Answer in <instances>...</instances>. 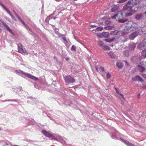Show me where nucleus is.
<instances>
[{"label": "nucleus", "instance_id": "obj_1", "mask_svg": "<svg viewBox=\"0 0 146 146\" xmlns=\"http://www.w3.org/2000/svg\"><path fill=\"white\" fill-rule=\"evenodd\" d=\"M16 71L17 73L19 74H20L23 75H24L26 76L35 81L37 80H38V79L37 78L33 75L29 73H25L21 70H16Z\"/></svg>", "mask_w": 146, "mask_h": 146}, {"label": "nucleus", "instance_id": "obj_2", "mask_svg": "<svg viewBox=\"0 0 146 146\" xmlns=\"http://www.w3.org/2000/svg\"><path fill=\"white\" fill-rule=\"evenodd\" d=\"M133 2V0H130L128 1L125 5L123 8V11H132L133 9L132 6H130L131 3Z\"/></svg>", "mask_w": 146, "mask_h": 146}, {"label": "nucleus", "instance_id": "obj_3", "mask_svg": "<svg viewBox=\"0 0 146 146\" xmlns=\"http://www.w3.org/2000/svg\"><path fill=\"white\" fill-rule=\"evenodd\" d=\"M64 80L66 84H72L75 82V80L70 75H67L64 78Z\"/></svg>", "mask_w": 146, "mask_h": 146}, {"label": "nucleus", "instance_id": "obj_4", "mask_svg": "<svg viewBox=\"0 0 146 146\" xmlns=\"http://www.w3.org/2000/svg\"><path fill=\"white\" fill-rule=\"evenodd\" d=\"M145 47H146V38H144L141 42L139 43L137 46V48L138 50H141Z\"/></svg>", "mask_w": 146, "mask_h": 146}, {"label": "nucleus", "instance_id": "obj_5", "mask_svg": "<svg viewBox=\"0 0 146 146\" xmlns=\"http://www.w3.org/2000/svg\"><path fill=\"white\" fill-rule=\"evenodd\" d=\"M18 52L22 54L26 53L27 51L25 48H23L22 45L21 43H18L17 44Z\"/></svg>", "mask_w": 146, "mask_h": 146}, {"label": "nucleus", "instance_id": "obj_6", "mask_svg": "<svg viewBox=\"0 0 146 146\" xmlns=\"http://www.w3.org/2000/svg\"><path fill=\"white\" fill-rule=\"evenodd\" d=\"M138 70L140 72H143L146 69V67L143 63V62H141L138 65Z\"/></svg>", "mask_w": 146, "mask_h": 146}, {"label": "nucleus", "instance_id": "obj_7", "mask_svg": "<svg viewBox=\"0 0 146 146\" xmlns=\"http://www.w3.org/2000/svg\"><path fill=\"white\" fill-rule=\"evenodd\" d=\"M144 17V14L140 13L136 14L135 16V18L137 21H140Z\"/></svg>", "mask_w": 146, "mask_h": 146}, {"label": "nucleus", "instance_id": "obj_8", "mask_svg": "<svg viewBox=\"0 0 146 146\" xmlns=\"http://www.w3.org/2000/svg\"><path fill=\"white\" fill-rule=\"evenodd\" d=\"M136 44L133 42H131L129 44L128 46L129 50L131 51L134 50L136 46Z\"/></svg>", "mask_w": 146, "mask_h": 146}, {"label": "nucleus", "instance_id": "obj_9", "mask_svg": "<svg viewBox=\"0 0 146 146\" xmlns=\"http://www.w3.org/2000/svg\"><path fill=\"white\" fill-rule=\"evenodd\" d=\"M0 22L7 29L8 31L10 33H12V31L11 29H10L8 26L2 20H1Z\"/></svg>", "mask_w": 146, "mask_h": 146}, {"label": "nucleus", "instance_id": "obj_10", "mask_svg": "<svg viewBox=\"0 0 146 146\" xmlns=\"http://www.w3.org/2000/svg\"><path fill=\"white\" fill-rule=\"evenodd\" d=\"M132 80L133 81H138L142 82L143 81V79L139 75H136L135 76V78H132Z\"/></svg>", "mask_w": 146, "mask_h": 146}, {"label": "nucleus", "instance_id": "obj_11", "mask_svg": "<svg viewBox=\"0 0 146 146\" xmlns=\"http://www.w3.org/2000/svg\"><path fill=\"white\" fill-rule=\"evenodd\" d=\"M138 33L137 31L132 33L129 36V38L131 40H133L138 35Z\"/></svg>", "mask_w": 146, "mask_h": 146}, {"label": "nucleus", "instance_id": "obj_12", "mask_svg": "<svg viewBox=\"0 0 146 146\" xmlns=\"http://www.w3.org/2000/svg\"><path fill=\"white\" fill-rule=\"evenodd\" d=\"M120 139L125 143L126 145L128 146H133V144L129 142L126 140H125L121 138H119Z\"/></svg>", "mask_w": 146, "mask_h": 146}, {"label": "nucleus", "instance_id": "obj_13", "mask_svg": "<svg viewBox=\"0 0 146 146\" xmlns=\"http://www.w3.org/2000/svg\"><path fill=\"white\" fill-rule=\"evenodd\" d=\"M41 132L43 135L47 137H50L52 135L51 134L45 130H42Z\"/></svg>", "mask_w": 146, "mask_h": 146}, {"label": "nucleus", "instance_id": "obj_14", "mask_svg": "<svg viewBox=\"0 0 146 146\" xmlns=\"http://www.w3.org/2000/svg\"><path fill=\"white\" fill-rule=\"evenodd\" d=\"M110 34L108 32H103L100 34V37H104V38H107L109 36Z\"/></svg>", "mask_w": 146, "mask_h": 146}, {"label": "nucleus", "instance_id": "obj_15", "mask_svg": "<svg viewBox=\"0 0 146 146\" xmlns=\"http://www.w3.org/2000/svg\"><path fill=\"white\" fill-rule=\"evenodd\" d=\"M118 41L120 42H124L126 41L125 40V38L123 36H120L118 38Z\"/></svg>", "mask_w": 146, "mask_h": 146}, {"label": "nucleus", "instance_id": "obj_16", "mask_svg": "<svg viewBox=\"0 0 146 146\" xmlns=\"http://www.w3.org/2000/svg\"><path fill=\"white\" fill-rule=\"evenodd\" d=\"M117 38L116 36L113 37L112 38L105 39H104V41L107 42H111L113 41Z\"/></svg>", "mask_w": 146, "mask_h": 146}, {"label": "nucleus", "instance_id": "obj_17", "mask_svg": "<svg viewBox=\"0 0 146 146\" xmlns=\"http://www.w3.org/2000/svg\"><path fill=\"white\" fill-rule=\"evenodd\" d=\"M141 57L143 58H146V48L142 51L141 52Z\"/></svg>", "mask_w": 146, "mask_h": 146}, {"label": "nucleus", "instance_id": "obj_18", "mask_svg": "<svg viewBox=\"0 0 146 146\" xmlns=\"http://www.w3.org/2000/svg\"><path fill=\"white\" fill-rule=\"evenodd\" d=\"M116 65L120 69L123 66V65L122 63L120 62H116Z\"/></svg>", "mask_w": 146, "mask_h": 146}, {"label": "nucleus", "instance_id": "obj_19", "mask_svg": "<svg viewBox=\"0 0 146 146\" xmlns=\"http://www.w3.org/2000/svg\"><path fill=\"white\" fill-rule=\"evenodd\" d=\"M129 11L130 12L127 13H126V14L125 15V17H127L130 16L132 15L133 14V13L132 12H134L136 11H135L134 10H133L132 11Z\"/></svg>", "mask_w": 146, "mask_h": 146}, {"label": "nucleus", "instance_id": "obj_20", "mask_svg": "<svg viewBox=\"0 0 146 146\" xmlns=\"http://www.w3.org/2000/svg\"><path fill=\"white\" fill-rule=\"evenodd\" d=\"M108 54L112 58L114 59L115 58V54L112 52H109L108 53Z\"/></svg>", "mask_w": 146, "mask_h": 146}, {"label": "nucleus", "instance_id": "obj_21", "mask_svg": "<svg viewBox=\"0 0 146 146\" xmlns=\"http://www.w3.org/2000/svg\"><path fill=\"white\" fill-rule=\"evenodd\" d=\"M118 33V31L117 30H115L114 31H111L110 34L112 35H117Z\"/></svg>", "mask_w": 146, "mask_h": 146}, {"label": "nucleus", "instance_id": "obj_22", "mask_svg": "<svg viewBox=\"0 0 146 146\" xmlns=\"http://www.w3.org/2000/svg\"><path fill=\"white\" fill-rule=\"evenodd\" d=\"M124 56L126 57H128L129 56V51L127 50H125L123 52Z\"/></svg>", "mask_w": 146, "mask_h": 146}, {"label": "nucleus", "instance_id": "obj_23", "mask_svg": "<svg viewBox=\"0 0 146 146\" xmlns=\"http://www.w3.org/2000/svg\"><path fill=\"white\" fill-rule=\"evenodd\" d=\"M0 5L6 11H7L8 9L3 5L1 1H0Z\"/></svg>", "mask_w": 146, "mask_h": 146}, {"label": "nucleus", "instance_id": "obj_24", "mask_svg": "<svg viewBox=\"0 0 146 146\" xmlns=\"http://www.w3.org/2000/svg\"><path fill=\"white\" fill-rule=\"evenodd\" d=\"M110 136L112 139H115L116 138V134L115 133H111Z\"/></svg>", "mask_w": 146, "mask_h": 146}, {"label": "nucleus", "instance_id": "obj_25", "mask_svg": "<svg viewBox=\"0 0 146 146\" xmlns=\"http://www.w3.org/2000/svg\"><path fill=\"white\" fill-rule=\"evenodd\" d=\"M113 27H114L113 26H108L105 27L104 28V29H105L107 30H111L112 29V28H113Z\"/></svg>", "mask_w": 146, "mask_h": 146}, {"label": "nucleus", "instance_id": "obj_26", "mask_svg": "<svg viewBox=\"0 0 146 146\" xmlns=\"http://www.w3.org/2000/svg\"><path fill=\"white\" fill-rule=\"evenodd\" d=\"M127 21L128 19H121L119 20L118 22L119 23H123Z\"/></svg>", "mask_w": 146, "mask_h": 146}, {"label": "nucleus", "instance_id": "obj_27", "mask_svg": "<svg viewBox=\"0 0 146 146\" xmlns=\"http://www.w3.org/2000/svg\"><path fill=\"white\" fill-rule=\"evenodd\" d=\"M7 13L10 15L12 19L14 20L15 18L14 16H13L11 13V12L8 9L7 11H6Z\"/></svg>", "mask_w": 146, "mask_h": 146}, {"label": "nucleus", "instance_id": "obj_28", "mask_svg": "<svg viewBox=\"0 0 146 146\" xmlns=\"http://www.w3.org/2000/svg\"><path fill=\"white\" fill-rule=\"evenodd\" d=\"M71 50L72 51L75 52L76 50V47L74 45H73L71 47Z\"/></svg>", "mask_w": 146, "mask_h": 146}, {"label": "nucleus", "instance_id": "obj_29", "mask_svg": "<svg viewBox=\"0 0 146 146\" xmlns=\"http://www.w3.org/2000/svg\"><path fill=\"white\" fill-rule=\"evenodd\" d=\"M103 29V27H102L100 26L96 28L95 30V31L97 30L98 31H101Z\"/></svg>", "mask_w": 146, "mask_h": 146}, {"label": "nucleus", "instance_id": "obj_30", "mask_svg": "<svg viewBox=\"0 0 146 146\" xmlns=\"http://www.w3.org/2000/svg\"><path fill=\"white\" fill-rule=\"evenodd\" d=\"M55 33L59 37H61L63 36V35L60 33L58 31H55Z\"/></svg>", "mask_w": 146, "mask_h": 146}, {"label": "nucleus", "instance_id": "obj_31", "mask_svg": "<svg viewBox=\"0 0 146 146\" xmlns=\"http://www.w3.org/2000/svg\"><path fill=\"white\" fill-rule=\"evenodd\" d=\"M98 44L100 46H102L104 45V44L102 41L99 40L98 42Z\"/></svg>", "mask_w": 146, "mask_h": 146}, {"label": "nucleus", "instance_id": "obj_32", "mask_svg": "<svg viewBox=\"0 0 146 146\" xmlns=\"http://www.w3.org/2000/svg\"><path fill=\"white\" fill-rule=\"evenodd\" d=\"M61 37H62V39L65 42H66L67 43H68V42L67 41V40L66 39V38L64 36V35H63V36H62Z\"/></svg>", "mask_w": 146, "mask_h": 146}, {"label": "nucleus", "instance_id": "obj_33", "mask_svg": "<svg viewBox=\"0 0 146 146\" xmlns=\"http://www.w3.org/2000/svg\"><path fill=\"white\" fill-rule=\"evenodd\" d=\"M106 77L107 79H109L111 77L110 74L109 72H108L106 75Z\"/></svg>", "mask_w": 146, "mask_h": 146}, {"label": "nucleus", "instance_id": "obj_34", "mask_svg": "<svg viewBox=\"0 0 146 146\" xmlns=\"http://www.w3.org/2000/svg\"><path fill=\"white\" fill-rule=\"evenodd\" d=\"M103 48L104 50H109V46H107L106 45H104L103 46Z\"/></svg>", "mask_w": 146, "mask_h": 146}, {"label": "nucleus", "instance_id": "obj_35", "mask_svg": "<svg viewBox=\"0 0 146 146\" xmlns=\"http://www.w3.org/2000/svg\"><path fill=\"white\" fill-rule=\"evenodd\" d=\"M99 69L101 71H102V72H105L104 68V67H102V66H100V67Z\"/></svg>", "mask_w": 146, "mask_h": 146}, {"label": "nucleus", "instance_id": "obj_36", "mask_svg": "<svg viewBox=\"0 0 146 146\" xmlns=\"http://www.w3.org/2000/svg\"><path fill=\"white\" fill-rule=\"evenodd\" d=\"M52 18H50V17H47V18L45 20V21L46 23H47L49 21L50 19H52Z\"/></svg>", "mask_w": 146, "mask_h": 146}, {"label": "nucleus", "instance_id": "obj_37", "mask_svg": "<svg viewBox=\"0 0 146 146\" xmlns=\"http://www.w3.org/2000/svg\"><path fill=\"white\" fill-rule=\"evenodd\" d=\"M29 33L32 35H34V33L33 32V31L32 30L30 29L29 30Z\"/></svg>", "mask_w": 146, "mask_h": 146}, {"label": "nucleus", "instance_id": "obj_38", "mask_svg": "<svg viewBox=\"0 0 146 146\" xmlns=\"http://www.w3.org/2000/svg\"><path fill=\"white\" fill-rule=\"evenodd\" d=\"M117 9V8L116 7H113L112 8L111 11L112 12H114L116 11Z\"/></svg>", "mask_w": 146, "mask_h": 146}, {"label": "nucleus", "instance_id": "obj_39", "mask_svg": "<svg viewBox=\"0 0 146 146\" xmlns=\"http://www.w3.org/2000/svg\"><path fill=\"white\" fill-rule=\"evenodd\" d=\"M19 20L25 26L26 25L25 22L21 19H20Z\"/></svg>", "mask_w": 146, "mask_h": 146}, {"label": "nucleus", "instance_id": "obj_40", "mask_svg": "<svg viewBox=\"0 0 146 146\" xmlns=\"http://www.w3.org/2000/svg\"><path fill=\"white\" fill-rule=\"evenodd\" d=\"M19 20L25 26L26 25L25 22L21 19H20Z\"/></svg>", "mask_w": 146, "mask_h": 146}, {"label": "nucleus", "instance_id": "obj_41", "mask_svg": "<svg viewBox=\"0 0 146 146\" xmlns=\"http://www.w3.org/2000/svg\"><path fill=\"white\" fill-rule=\"evenodd\" d=\"M19 20L25 26L26 25L25 22L21 19H20Z\"/></svg>", "mask_w": 146, "mask_h": 146}, {"label": "nucleus", "instance_id": "obj_42", "mask_svg": "<svg viewBox=\"0 0 146 146\" xmlns=\"http://www.w3.org/2000/svg\"><path fill=\"white\" fill-rule=\"evenodd\" d=\"M25 27L27 30H29L31 29V28L27 24L25 26Z\"/></svg>", "mask_w": 146, "mask_h": 146}, {"label": "nucleus", "instance_id": "obj_43", "mask_svg": "<svg viewBox=\"0 0 146 146\" xmlns=\"http://www.w3.org/2000/svg\"><path fill=\"white\" fill-rule=\"evenodd\" d=\"M15 13V15L16 17L18 18V19L19 20L20 19H21V18H20V17L16 13Z\"/></svg>", "mask_w": 146, "mask_h": 146}, {"label": "nucleus", "instance_id": "obj_44", "mask_svg": "<svg viewBox=\"0 0 146 146\" xmlns=\"http://www.w3.org/2000/svg\"><path fill=\"white\" fill-rule=\"evenodd\" d=\"M127 0H119V3H122L126 1Z\"/></svg>", "mask_w": 146, "mask_h": 146}, {"label": "nucleus", "instance_id": "obj_45", "mask_svg": "<svg viewBox=\"0 0 146 146\" xmlns=\"http://www.w3.org/2000/svg\"><path fill=\"white\" fill-rule=\"evenodd\" d=\"M115 91H116V92H117V94H119V93L120 92H118V88H115Z\"/></svg>", "mask_w": 146, "mask_h": 146}, {"label": "nucleus", "instance_id": "obj_46", "mask_svg": "<svg viewBox=\"0 0 146 146\" xmlns=\"http://www.w3.org/2000/svg\"><path fill=\"white\" fill-rule=\"evenodd\" d=\"M14 101L15 100H5L4 101V102H5V101Z\"/></svg>", "mask_w": 146, "mask_h": 146}, {"label": "nucleus", "instance_id": "obj_47", "mask_svg": "<svg viewBox=\"0 0 146 146\" xmlns=\"http://www.w3.org/2000/svg\"><path fill=\"white\" fill-rule=\"evenodd\" d=\"M97 26V25H90V27H91L92 28H93L94 27H96Z\"/></svg>", "mask_w": 146, "mask_h": 146}, {"label": "nucleus", "instance_id": "obj_48", "mask_svg": "<svg viewBox=\"0 0 146 146\" xmlns=\"http://www.w3.org/2000/svg\"><path fill=\"white\" fill-rule=\"evenodd\" d=\"M119 95H120L123 98V97H124V96H123V94H121V93L120 92L119 93Z\"/></svg>", "mask_w": 146, "mask_h": 146}, {"label": "nucleus", "instance_id": "obj_49", "mask_svg": "<svg viewBox=\"0 0 146 146\" xmlns=\"http://www.w3.org/2000/svg\"><path fill=\"white\" fill-rule=\"evenodd\" d=\"M98 23L99 25H102L103 24V23L101 22H100Z\"/></svg>", "mask_w": 146, "mask_h": 146}, {"label": "nucleus", "instance_id": "obj_50", "mask_svg": "<svg viewBox=\"0 0 146 146\" xmlns=\"http://www.w3.org/2000/svg\"><path fill=\"white\" fill-rule=\"evenodd\" d=\"M110 22V21H105V23L106 24H108Z\"/></svg>", "mask_w": 146, "mask_h": 146}, {"label": "nucleus", "instance_id": "obj_51", "mask_svg": "<svg viewBox=\"0 0 146 146\" xmlns=\"http://www.w3.org/2000/svg\"><path fill=\"white\" fill-rule=\"evenodd\" d=\"M140 93L139 94L137 95V96L138 97V98L139 99L140 98Z\"/></svg>", "mask_w": 146, "mask_h": 146}, {"label": "nucleus", "instance_id": "obj_52", "mask_svg": "<svg viewBox=\"0 0 146 146\" xmlns=\"http://www.w3.org/2000/svg\"><path fill=\"white\" fill-rule=\"evenodd\" d=\"M142 88L144 89H146V85L143 86Z\"/></svg>", "mask_w": 146, "mask_h": 146}, {"label": "nucleus", "instance_id": "obj_53", "mask_svg": "<svg viewBox=\"0 0 146 146\" xmlns=\"http://www.w3.org/2000/svg\"><path fill=\"white\" fill-rule=\"evenodd\" d=\"M95 68H96V70L97 71H98V68L97 66H96L95 67Z\"/></svg>", "mask_w": 146, "mask_h": 146}, {"label": "nucleus", "instance_id": "obj_54", "mask_svg": "<svg viewBox=\"0 0 146 146\" xmlns=\"http://www.w3.org/2000/svg\"><path fill=\"white\" fill-rule=\"evenodd\" d=\"M117 15H118L117 14H116L115 15H114V17H117Z\"/></svg>", "mask_w": 146, "mask_h": 146}, {"label": "nucleus", "instance_id": "obj_55", "mask_svg": "<svg viewBox=\"0 0 146 146\" xmlns=\"http://www.w3.org/2000/svg\"><path fill=\"white\" fill-rule=\"evenodd\" d=\"M66 60H67V61H68V60H69V58H66Z\"/></svg>", "mask_w": 146, "mask_h": 146}, {"label": "nucleus", "instance_id": "obj_56", "mask_svg": "<svg viewBox=\"0 0 146 146\" xmlns=\"http://www.w3.org/2000/svg\"><path fill=\"white\" fill-rule=\"evenodd\" d=\"M51 137H52V139H54V137L53 136H51Z\"/></svg>", "mask_w": 146, "mask_h": 146}, {"label": "nucleus", "instance_id": "obj_57", "mask_svg": "<svg viewBox=\"0 0 146 146\" xmlns=\"http://www.w3.org/2000/svg\"><path fill=\"white\" fill-rule=\"evenodd\" d=\"M56 18H57L56 17H54L53 18V19L54 20H55L56 19Z\"/></svg>", "mask_w": 146, "mask_h": 146}, {"label": "nucleus", "instance_id": "obj_58", "mask_svg": "<svg viewBox=\"0 0 146 146\" xmlns=\"http://www.w3.org/2000/svg\"><path fill=\"white\" fill-rule=\"evenodd\" d=\"M13 20H14L15 21H17V20L15 18Z\"/></svg>", "mask_w": 146, "mask_h": 146}, {"label": "nucleus", "instance_id": "obj_59", "mask_svg": "<svg viewBox=\"0 0 146 146\" xmlns=\"http://www.w3.org/2000/svg\"><path fill=\"white\" fill-rule=\"evenodd\" d=\"M115 17H114V15L113 17V18H115Z\"/></svg>", "mask_w": 146, "mask_h": 146}, {"label": "nucleus", "instance_id": "obj_60", "mask_svg": "<svg viewBox=\"0 0 146 146\" xmlns=\"http://www.w3.org/2000/svg\"><path fill=\"white\" fill-rule=\"evenodd\" d=\"M145 14L146 15V11L145 12Z\"/></svg>", "mask_w": 146, "mask_h": 146}, {"label": "nucleus", "instance_id": "obj_61", "mask_svg": "<svg viewBox=\"0 0 146 146\" xmlns=\"http://www.w3.org/2000/svg\"><path fill=\"white\" fill-rule=\"evenodd\" d=\"M8 21L9 22H10L9 20H8Z\"/></svg>", "mask_w": 146, "mask_h": 146}, {"label": "nucleus", "instance_id": "obj_62", "mask_svg": "<svg viewBox=\"0 0 146 146\" xmlns=\"http://www.w3.org/2000/svg\"><path fill=\"white\" fill-rule=\"evenodd\" d=\"M74 38H75V36H74Z\"/></svg>", "mask_w": 146, "mask_h": 146}, {"label": "nucleus", "instance_id": "obj_63", "mask_svg": "<svg viewBox=\"0 0 146 146\" xmlns=\"http://www.w3.org/2000/svg\"><path fill=\"white\" fill-rule=\"evenodd\" d=\"M143 75H144V76H146V75H145V74H143Z\"/></svg>", "mask_w": 146, "mask_h": 146}, {"label": "nucleus", "instance_id": "obj_64", "mask_svg": "<svg viewBox=\"0 0 146 146\" xmlns=\"http://www.w3.org/2000/svg\"><path fill=\"white\" fill-rule=\"evenodd\" d=\"M0 31H1V29L0 28Z\"/></svg>", "mask_w": 146, "mask_h": 146}]
</instances>
